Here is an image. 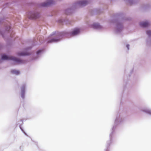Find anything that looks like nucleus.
Masks as SVG:
<instances>
[{"instance_id":"f8f14e48","label":"nucleus","mask_w":151,"mask_h":151,"mask_svg":"<svg viewBox=\"0 0 151 151\" xmlns=\"http://www.w3.org/2000/svg\"><path fill=\"white\" fill-rule=\"evenodd\" d=\"M57 40H55V39H53L52 40V41L51 42H52V41H57Z\"/></svg>"},{"instance_id":"6e6552de","label":"nucleus","mask_w":151,"mask_h":151,"mask_svg":"<svg viewBox=\"0 0 151 151\" xmlns=\"http://www.w3.org/2000/svg\"><path fill=\"white\" fill-rule=\"evenodd\" d=\"M88 2L86 1H82L79 2V4L82 6H84L87 4Z\"/></svg>"},{"instance_id":"9d476101","label":"nucleus","mask_w":151,"mask_h":151,"mask_svg":"<svg viewBox=\"0 0 151 151\" xmlns=\"http://www.w3.org/2000/svg\"><path fill=\"white\" fill-rule=\"evenodd\" d=\"M147 34L149 36H151V31L148 30V31H147Z\"/></svg>"},{"instance_id":"ddd939ff","label":"nucleus","mask_w":151,"mask_h":151,"mask_svg":"<svg viewBox=\"0 0 151 151\" xmlns=\"http://www.w3.org/2000/svg\"><path fill=\"white\" fill-rule=\"evenodd\" d=\"M47 5H48V4L46 3L45 4L43 5V6H47Z\"/></svg>"},{"instance_id":"39448f33","label":"nucleus","mask_w":151,"mask_h":151,"mask_svg":"<svg viewBox=\"0 0 151 151\" xmlns=\"http://www.w3.org/2000/svg\"><path fill=\"white\" fill-rule=\"evenodd\" d=\"M29 18L30 19H36L37 18V16L36 14H32V15L29 17Z\"/></svg>"},{"instance_id":"423d86ee","label":"nucleus","mask_w":151,"mask_h":151,"mask_svg":"<svg viewBox=\"0 0 151 151\" xmlns=\"http://www.w3.org/2000/svg\"><path fill=\"white\" fill-rule=\"evenodd\" d=\"M29 55V53L28 52H22L21 53H18V55L19 56H24Z\"/></svg>"},{"instance_id":"9b49d317","label":"nucleus","mask_w":151,"mask_h":151,"mask_svg":"<svg viewBox=\"0 0 151 151\" xmlns=\"http://www.w3.org/2000/svg\"><path fill=\"white\" fill-rule=\"evenodd\" d=\"M41 52V50H38V51L37 52V54H39V53L40 52Z\"/></svg>"},{"instance_id":"f03ea898","label":"nucleus","mask_w":151,"mask_h":151,"mask_svg":"<svg viewBox=\"0 0 151 151\" xmlns=\"http://www.w3.org/2000/svg\"><path fill=\"white\" fill-rule=\"evenodd\" d=\"M80 32V30L79 29L76 28L72 32L71 34L73 35H75L78 34Z\"/></svg>"},{"instance_id":"f257e3e1","label":"nucleus","mask_w":151,"mask_h":151,"mask_svg":"<svg viewBox=\"0 0 151 151\" xmlns=\"http://www.w3.org/2000/svg\"><path fill=\"white\" fill-rule=\"evenodd\" d=\"M1 59L3 60H13L17 62H19V59H17L14 57L11 56H8L5 55H2Z\"/></svg>"},{"instance_id":"20e7f679","label":"nucleus","mask_w":151,"mask_h":151,"mask_svg":"<svg viewBox=\"0 0 151 151\" xmlns=\"http://www.w3.org/2000/svg\"><path fill=\"white\" fill-rule=\"evenodd\" d=\"M93 27L95 28L99 29L101 28V26L98 23H94L93 25Z\"/></svg>"},{"instance_id":"1a4fd4ad","label":"nucleus","mask_w":151,"mask_h":151,"mask_svg":"<svg viewBox=\"0 0 151 151\" xmlns=\"http://www.w3.org/2000/svg\"><path fill=\"white\" fill-rule=\"evenodd\" d=\"M25 86H23L21 88V91L22 93H24L25 91Z\"/></svg>"},{"instance_id":"7ed1b4c3","label":"nucleus","mask_w":151,"mask_h":151,"mask_svg":"<svg viewBox=\"0 0 151 151\" xmlns=\"http://www.w3.org/2000/svg\"><path fill=\"white\" fill-rule=\"evenodd\" d=\"M140 25L142 27H146L149 25V23L147 22H143L140 23Z\"/></svg>"},{"instance_id":"0eeeda50","label":"nucleus","mask_w":151,"mask_h":151,"mask_svg":"<svg viewBox=\"0 0 151 151\" xmlns=\"http://www.w3.org/2000/svg\"><path fill=\"white\" fill-rule=\"evenodd\" d=\"M11 72L13 74L17 75L19 74V72L18 70H13L11 71Z\"/></svg>"}]
</instances>
